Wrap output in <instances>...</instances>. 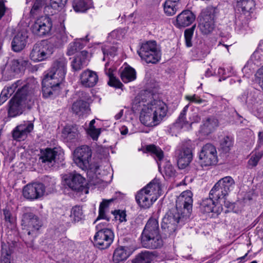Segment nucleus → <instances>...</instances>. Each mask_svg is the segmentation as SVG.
<instances>
[{"label":"nucleus","instance_id":"37998d69","mask_svg":"<svg viewBox=\"0 0 263 263\" xmlns=\"http://www.w3.org/2000/svg\"><path fill=\"white\" fill-rule=\"evenodd\" d=\"M195 20V17H176L172 23L178 28L185 27L191 25Z\"/></svg>","mask_w":263,"mask_h":263},{"label":"nucleus","instance_id":"aec40b11","mask_svg":"<svg viewBox=\"0 0 263 263\" xmlns=\"http://www.w3.org/2000/svg\"><path fill=\"white\" fill-rule=\"evenodd\" d=\"M58 151L56 148H46L41 149L39 155V161L40 163L45 164L48 166H53L55 163V160L58 155Z\"/></svg>","mask_w":263,"mask_h":263},{"label":"nucleus","instance_id":"680f3d73","mask_svg":"<svg viewBox=\"0 0 263 263\" xmlns=\"http://www.w3.org/2000/svg\"><path fill=\"white\" fill-rule=\"evenodd\" d=\"M185 99L190 102L200 104L204 102V100L201 99L199 96L194 94L192 96H185Z\"/></svg>","mask_w":263,"mask_h":263},{"label":"nucleus","instance_id":"cd10ccee","mask_svg":"<svg viewBox=\"0 0 263 263\" xmlns=\"http://www.w3.org/2000/svg\"><path fill=\"white\" fill-rule=\"evenodd\" d=\"M68 0H50V5L46 6L44 8V12L45 13V16H51L55 14L53 10L59 11L63 9Z\"/></svg>","mask_w":263,"mask_h":263},{"label":"nucleus","instance_id":"4be33fe9","mask_svg":"<svg viewBox=\"0 0 263 263\" xmlns=\"http://www.w3.org/2000/svg\"><path fill=\"white\" fill-rule=\"evenodd\" d=\"M33 129L32 123H27L17 126L13 130L12 137L16 141L24 140Z\"/></svg>","mask_w":263,"mask_h":263},{"label":"nucleus","instance_id":"a878e982","mask_svg":"<svg viewBox=\"0 0 263 263\" xmlns=\"http://www.w3.org/2000/svg\"><path fill=\"white\" fill-rule=\"evenodd\" d=\"M144 152L149 153L151 156L157 161L159 168H160L159 162L163 160L164 158V152L162 149L158 146L152 144L145 146Z\"/></svg>","mask_w":263,"mask_h":263},{"label":"nucleus","instance_id":"bf43d9fd","mask_svg":"<svg viewBox=\"0 0 263 263\" xmlns=\"http://www.w3.org/2000/svg\"><path fill=\"white\" fill-rule=\"evenodd\" d=\"M10 70L15 74L19 73L22 69L17 60H13L11 64Z\"/></svg>","mask_w":263,"mask_h":263},{"label":"nucleus","instance_id":"09e8293b","mask_svg":"<svg viewBox=\"0 0 263 263\" xmlns=\"http://www.w3.org/2000/svg\"><path fill=\"white\" fill-rule=\"evenodd\" d=\"M195 27L196 25H194L191 28L187 29L184 31L185 45L187 47H191L192 46V39L193 37Z\"/></svg>","mask_w":263,"mask_h":263},{"label":"nucleus","instance_id":"a18cd8bd","mask_svg":"<svg viewBox=\"0 0 263 263\" xmlns=\"http://www.w3.org/2000/svg\"><path fill=\"white\" fill-rule=\"evenodd\" d=\"M83 47V44L79 41L71 43L69 45L67 54L68 55H73L79 50L82 49Z\"/></svg>","mask_w":263,"mask_h":263},{"label":"nucleus","instance_id":"e433bc0d","mask_svg":"<svg viewBox=\"0 0 263 263\" xmlns=\"http://www.w3.org/2000/svg\"><path fill=\"white\" fill-rule=\"evenodd\" d=\"M228 195L226 192H224L217 183H216L212 187L209 193V196L214 199L220 203L221 200H222L226 196Z\"/></svg>","mask_w":263,"mask_h":263},{"label":"nucleus","instance_id":"2f4dec72","mask_svg":"<svg viewBox=\"0 0 263 263\" xmlns=\"http://www.w3.org/2000/svg\"><path fill=\"white\" fill-rule=\"evenodd\" d=\"M93 7L92 0H73L72 8L76 12H85Z\"/></svg>","mask_w":263,"mask_h":263},{"label":"nucleus","instance_id":"20e7f679","mask_svg":"<svg viewBox=\"0 0 263 263\" xmlns=\"http://www.w3.org/2000/svg\"><path fill=\"white\" fill-rule=\"evenodd\" d=\"M141 244L149 249L161 248L164 243L160 232L158 220L151 217L147 220L141 235Z\"/></svg>","mask_w":263,"mask_h":263},{"label":"nucleus","instance_id":"72a5a7b5","mask_svg":"<svg viewBox=\"0 0 263 263\" xmlns=\"http://www.w3.org/2000/svg\"><path fill=\"white\" fill-rule=\"evenodd\" d=\"M218 126V120L214 118H209L201 126L200 131L204 135H208L213 132Z\"/></svg>","mask_w":263,"mask_h":263},{"label":"nucleus","instance_id":"69168bd1","mask_svg":"<svg viewBox=\"0 0 263 263\" xmlns=\"http://www.w3.org/2000/svg\"><path fill=\"white\" fill-rule=\"evenodd\" d=\"M201 120L200 117L196 112L193 113L189 117L190 126L194 123H198Z\"/></svg>","mask_w":263,"mask_h":263},{"label":"nucleus","instance_id":"ea45409f","mask_svg":"<svg viewBox=\"0 0 263 263\" xmlns=\"http://www.w3.org/2000/svg\"><path fill=\"white\" fill-rule=\"evenodd\" d=\"M128 257V254L125 248L120 247L117 248L114 251L112 259L115 263H119L124 260Z\"/></svg>","mask_w":263,"mask_h":263},{"label":"nucleus","instance_id":"7ed1b4c3","mask_svg":"<svg viewBox=\"0 0 263 263\" xmlns=\"http://www.w3.org/2000/svg\"><path fill=\"white\" fill-rule=\"evenodd\" d=\"M192 196L193 194L191 191L183 192L179 197V200L182 202L183 208H178L176 205V207L170 209L164 217L182 227L190 219L192 211Z\"/></svg>","mask_w":263,"mask_h":263},{"label":"nucleus","instance_id":"774afa93","mask_svg":"<svg viewBox=\"0 0 263 263\" xmlns=\"http://www.w3.org/2000/svg\"><path fill=\"white\" fill-rule=\"evenodd\" d=\"M218 73L219 75L222 76V77L219 78V81L224 80L227 77H230V74L227 73V71L223 68H219L218 70Z\"/></svg>","mask_w":263,"mask_h":263},{"label":"nucleus","instance_id":"f257e3e1","mask_svg":"<svg viewBox=\"0 0 263 263\" xmlns=\"http://www.w3.org/2000/svg\"><path fill=\"white\" fill-rule=\"evenodd\" d=\"M67 60L64 56L55 59L42 81V92L44 98L58 95L60 84L64 81L67 71Z\"/></svg>","mask_w":263,"mask_h":263},{"label":"nucleus","instance_id":"a19ab883","mask_svg":"<svg viewBox=\"0 0 263 263\" xmlns=\"http://www.w3.org/2000/svg\"><path fill=\"white\" fill-rule=\"evenodd\" d=\"M70 217L72 222H78L84 218L82 208L76 205L71 209Z\"/></svg>","mask_w":263,"mask_h":263},{"label":"nucleus","instance_id":"393cba45","mask_svg":"<svg viewBox=\"0 0 263 263\" xmlns=\"http://www.w3.org/2000/svg\"><path fill=\"white\" fill-rule=\"evenodd\" d=\"M65 29L66 28L63 22H60V26L57 29V32L54 36L48 40L49 41H52L54 48L60 46L67 42L68 36Z\"/></svg>","mask_w":263,"mask_h":263},{"label":"nucleus","instance_id":"79ce46f5","mask_svg":"<svg viewBox=\"0 0 263 263\" xmlns=\"http://www.w3.org/2000/svg\"><path fill=\"white\" fill-rule=\"evenodd\" d=\"M107 64H105V73L109 77L108 84L111 87L117 88H121L123 85L120 81L114 77L112 70L111 68L107 69Z\"/></svg>","mask_w":263,"mask_h":263},{"label":"nucleus","instance_id":"6e6552de","mask_svg":"<svg viewBox=\"0 0 263 263\" xmlns=\"http://www.w3.org/2000/svg\"><path fill=\"white\" fill-rule=\"evenodd\" d=\"M54 50V46L52 41L42 40L33 45L30 58L35 62L43 61L50 57Z\"/></svg>","mask_w":263,"mask_h":263},{"label":"nucleus","instance_id":"2eb2a0df","mask_svg":"<svg viewBox=\"0 0 263 263\" xmlns=\"http://www.w3.org/2000/svg\"><path fill=\"white\" fill-rule=\"evenodd\" d=\"M45 186L43 183L33 182L24 186L23 190L24 197L29 200L37 199L43 196Z\"/></svg>","mask_w":263,"mask_h":263},{"label":"nucleus","instance_id":"6ab92c4d","mask_svg":"<svg viewBox=\"0 0 263 263\" xmlns=\"http://www.w3.org/2000/svg\"><path fill=\"white\" fill-rule=\"evenodd\" d=\"M26 108H28V105L14 96L9 102L8 116L15 117L19 116L23 114Z\"/></svg>","mask_w":263,"mask_h":263},{"label":"nucleus","instance_id":"5fc2aeb1","mask_svg":"<svg viewBox=\"0 0 263 263\" xmlns=\"http://www.w3.org/2000/svg\"><path fill=\"white\" fill-rule=\"evenodd\" d=\"M5 2L4 0H0V16H9L12 14L11 9L6 6Z\"/></svg>","mask_w":263,"mask_h":263},{"label":"nucleus","instance_id":"4468645a","mask_svg":"<svg viewBox=\"0 0 263 263\" xmlns=\"http://www.w3.org/2000/svg\"><path fill=\"white\" fill-rule=\"evenodd\" d=\"M81 98L74 101L71 107L72 112L79 117L87 116L90 112L88 103L86 101L90 98L89 95L84 91L81 92Z\"/></svg>","mask_w":263,"mask_h":263},{"label":"nucleus","instance_id":"f704fd0d","mask_svg":"<svg viewBox=\"0 0 263 263\" xmlns=\"http://www.w3.org/2000/svg\"><path fill=\"white\" fill-rule=\"evenodd\" d=\"M216 183L227 194L232 191L235 185V181L231 176H226L220 179Z\"/></svg>","mask_w":263,"mask_h":263},{"label":"nucleus","instance_id":"49530a36","mask_svg":"<svg viewBox=\"0 0 263 263\" xmlns=\"http://www.w3.org/2000/svg\"><path fill=\"white\" fill-rule=\"evenodd\" d=\"M218 12L216 7L208 6L202 10L200 16H214L218 14Z\"/></svg>","mask_w":263,"mask_h":263},{"label":"nucleus","instance_id":"864d4df0","mask_svg":"<svg viewBox=\"0 0 263 263\" xmlns=\"http://www.w3.org/2000/svg\"><path fill=\"white\" fill-rule=\"evenodd\" d=\"M111 213L115 216V218L118 219L120 222L127 221L125 211L118 210L112 211Z\"/></svg>","mask_w":263,"mask_h":263},{"label":"nucleus","instance_id":"7c9ffc66","mask_svg":"<svg viewBox=\"0 0 263 263\" xmlns=\"http://www.w3.org/2000/svg\"><path fill=\"white\" fill-rule=\"evenodd\" d=\"M114 199L113 198L106 200L103 199L100 203L99 208V215L96 221L99 219H105L107 221L110 220V217L108 214L109 204L112 202Z\"/></svg>","mask_w":263,"mask_h":263},{"label":"nucleus","instance_id":"dca6fc26","mask_svg":"<svg viewBox=\"0 0 263 263\" xmlns=\"http://www.w3.org/2000/svg\"><path fill=\"white\" fill-rule=\"evenodd\" d=\"M64 180L66 185L74 191L81 192L85 189V179L76 172L67 175Z\"/></svg>","mask_w":263,"mask_h":263},{"label":"nucleus","instance_id":"de8ad7c7","mask_svg":"<svg viewBox=\"0 0 263 263\" xmlns=\"http://www.w3.org/2000/svg\"><path fill=\"white\" fill-rule=\"evenodd\" d=\"M232 146L233 141L232 139L228 136L224 137L220 142V147L223 152L225 153L229 152Z\"/></svg>","mask_w":263,"mask_h":263},{"label":"nucleus","instance_id":"338daca9","mask_svg":"<svg viewBox=\"0 0 263 263\" xmlns=\"http://www.w3.org/2000/svg\"><path fill=\"white\" fill-rule=\"evenodd\" d=\"M42 8V7L33 4L30 12V15L32 16L38 15L41 11Z\"/></svg>","mask_w":263,"mask_h":263},{"label":"nucleus","instance_id":"9d476101","mask_svg":"<svg viewBox=\"0 0 263 263\" xmlns=\"http://www.w3.org/2000/svg\"><path fill=\"white\" fill-rule=\"evenodd\" d=\"M193 144L191 140L182 141L175 151L177 164L179 168L184 169L193 159Z\"/></svg>","mask_w":263,"mask_h":263},{"label":"nucleus","instance_id":"423d86ee","mask_svg":"<svg viewBox=\"0 0 263 263\" xmlns=\"http://www.w3.org/2000/svg\"><path fill=\"white\" fill-rule=\"evenodd\" d=\"M137 53L147 64H156L161 59V51L157 47L156 41L154 40L139 43Z\"/></svg>","mask_w":263,"mask_h":263},{"label":"nucleus","instance_id":"5701e85b","mask_svg":"<svg viewBox=\"0 0 263 263\" xmlns=\"http://www.w3.org/2000/svg\"><path fill=\"white\" fill-rule=\"evenodd\" d=\"M81 84L85 87H92L98 82V76L96 72L86 69L83 71L80 75Z\"/></svg>","mask_w":263,"mask_h":263},{"label":"nucleus","instance_id":"ddd939ff","mask_svg":"<svg viewBox=\"0 0 263 263\" xmlns=\"http://www.w3.org/2000/svg\"><path fill=\"white\" fill-rule=\"evenodd\" d=\"M22 221L27 227V234L32 238L36 237L42 226L39 217L32 213L28 212L24 214Z\"/></svg>","mask_w":263,"mask_h":263},{"label":"nucleus","instance_id":"bb28decb","mask_svg":"<svg viewBox=\"0 0 263 263\" xmlns=\"http://www.w3.org/2000/svg\"><path fill=\"white\" fill-rule=\"evenodd\" d=\"M198 26L203 34L210 33L215 28L214 17H200Z\"/></svg>","mask_w":263,"mask_h":263},{"label":"nucleus","instance_id":"603ef678","mask_svg":"<svg viewBox=\"0 0 263 263\" xmlns=\"http://www.w3.org/2000/svg\"><path fill=\"white\" fill-rule=\"evenodd\" d=\"M102 50L104 56L109 55L114 57L117 51V48L110 45H105L102 47Z\"/></svg>","mask_w":263,"mask_h":263},{"label":"nucleus","instance_id":"412c9836","mask_svg":"<svg viewBox=\"0 0 263 263\" xmlns=\"http://www.w3.org/2000/svg\"><path fill=\"white\" fill-rule=\"evenodd\" d=\"M236 9L242 14L251 15L255 11V2L254 0H237Z\"/></svg>","mask_w":263,"mask_h":263},{"label":"nucleus","instance_id":"0e129e2a","mask_svg":"<svg viewBox=\"0 0 263 263\" xmlns=\"http://www.w3.org/2000/svg\"><path fill=\"white\" fill-rule=\"evenodd\" d=\"M255 76L256 79H258L259 85L263 90V85H262L263 82V67L259 68L257 71Z\"/></svg>","mask_w":263,"mask_h":263},{"label":"nucleus","instance_id":"c03bdc74","mask_svg":"<svg viewBox=\"0 0 263 263\" xmlns=\"http://www.w3.org/2000/svg\"><path fill=\"white\" fill-rule=\"evenodd\" d=\"M87 64L88 62H85L83 59L76 57L71 62V66L74 71H79L87 66Z\"/></svg>","mask_w":263,"mask_h":263},{"label":"nucleus","instance_id":"0eeeda50","mask_svg":"<svg viewBox=\"0 0 263 263\" xmlns=\"http://www.w3.org/2000/svg\"><path fill=\"white\" fill-rule=\"evenodd\" d=\"M91 148L87 145H82L75 150L74 161L82 170L96 173L98 166L91 163Z\"/></svg>","mask_w":263,"mask_h":263},{"label":"nucleus","instance_id":"473e14b6","mask_svg":"<svg viewBox=\"0 0 263 263\" xmlns=\"http://www.w3.org/2000/svg\"><path fill=\"white\" fill-rule=\"evenodd\" d=\"M120 72L121 79L125 83L132 82L136 79V72L135 69L128 65L125 66L120 70Z\"/></svg>","mask_w":263,"mask_h":263},{"label":"nucleus","instance_id":"3c124183","mask_svg":"<svg viewBox=\"0 0 263 263\" xmlns=\"http://www.w3.org/2000/svg\"><path fill=\"white\" fill-rule=\"evenodd\" d=\"M44 185L45 188L53 190L56 184L55 179L54 177H51L48 176H45L43 178Z\"/></svg>","mask_w":263,"mask_h":263},{"label":"nucleus","instance_id":"c85d7f7f","mask_svg":"<svg viewBox=\"0 0 263 263\" xmlns=\"http://www.w3.org/2000/svg\"><path fill=\"white\" fill-rule=\"evenodd\" d=\"M156 256L155 251H144L137 254L132 263H153Z\"/></svg>","mask_w":263,"mask_h":263},{"label":"nucleus","instance_id":"4c0bfd02","mask_svg":"<svg viewBox=\"0 0 263 263\" xmlns=\"http://www.w3.org/2000/svg\"><path fill=\"white\" fill-rule=\"evenodd\" d=\"M216 203L217 201L214 199L209 196V198L202 200L200 204L201 210L204 213L215 212L214 208Z\"/></svg>","mask_w":263,"mask_h":263},{"label":"nucleus","instance_id":"b1692460","mask_svg":"<svg viewBox=\"0 0 263 263\" xmlns=\"http://www.w3.org/2000/svg\"><path fill=\"white\" fill-rule=\"evenodd\" d=\"M182 227L180 226L166 218L163 217L161 224L162 234L164 238L175 235L176 231Z\"/></svg>","mask_w":263,"mask_h":263},{"label":"nucleus","instance_id":"a211bd4d","mask_svg":"<svg viewBox=\"0 0 263 263\" xmlns=\"http://www.w3.org/2000/svg\"><path fill=\"white\" fill-rule=\"evenodd\" d=\"M28 33L25 29L18 31L11 42V48L13 51L20 52L25 48L28 42Z\"/></svg>","mask_w":263,"mask_h":263},{"label":"nucleus","instance_id":"052dcab7","mask_svg":"<svg viewBox=\"0 0 263 263\" xmlns=\"http://www.w3.org/2000/svg\"><path fill=\"white\" fill-rule=\"evenodd\" d=\"M3 211L5 222L11 224L13 222V218L11 211L7 209H3Z\"/></svg>","mask_w":263,"mask_h":263},{"label":"nucleus","instance_id":"f3484780","mask_svg":"<svg viewBox=\"0 0 263 263\" xmlns=\"http://www.w3.org/2000/svg\"><path fill=\"white\" fill-rule=\"evenodd\" d=\"M52 23L50 17H45L43 21L37 18L31 26L33 33L40 36L48 34L50 32Z\"/></svg>","mask_w":263,"mask_h":263},{"label":"nucleus","instance_id":"e2e57ef3","mask_svg":"<svg viewBox=\"0 0 263 263\" xmlns=\"http://www.w3.org/2000/svg\"><path fill=\"white\" fill-rule=\"evenodd\" d=\"M1 247V257H10L11 252L7 245L3 242H2Z\"/></svg>","mask_w":263,"mask_h":263},{"label":"nucleus","instance_id":"8fccbe9b","mask_svg":"<svg viewBox=\"0 0 263 263\" xmlns=\"http://www.w3.org/2000/svg\"><path fill=\"white\" fill-rule=\"evenodd\" d=\"M262 156L263 153L261 152H255V153H253L248 160V165L251 167L256 166Z\"/></svg>","mask_w":263,"mask_h":263},{"label":"nucleus","instance_id":"1a4fd4ad","mask_svg":"<svg viewBox=\"0 0 263 263\" xmlns=\"http://www.w3.org/2000/svg\"><path fill=\"white\" fill-rule=\"evenodd\" d=\"M199 159L200 167H197V170L216 165L218 156L215 146L211 143L204 145L199 152Z\"/></svg>","mask_w":263,"mask_h":263},{"label":"nucleus","instance_id":"13d9d810","mask_svg":"<svg viewBox=\"0 0 263 263\" xmlns=\"http://www.w3.org/2000/svg\"><path fill=\"white\" fill-rule=\"evenodd\" d=\"M164 173L166 176L172 177L175 176L176 170L170 164H166L164 166Z\"/></svg>","mask_w":263,"mask_h":263},{"label":"nucleus","instance_id":"f8f14e48","mask_svg":"<svg viewBox=\"0 0 263 263\" xmlns=\"http://www.w3.org/2000/svg\"><path fill=\"white\" fill-rule=\"evenodd\" d=\"M154 185V184L151 182L139 191L136 195V202L140 208L144 209H148L157 200V198L153 196L154 191L152 188Z\"/></svg>","mask_w":263,"mask_h":263},{"label":"nucleus","instance_id":"c756f323","mask_svg":"<svg viewBox=\"0 0 263 263\" xmlns=\"http://www.w3.org/2000/svg\"><path fill=\"white\" fill-rule=\"evenodd\" d=\"M79 131L76 125H66L63 129L62 132V137L67 141H72L78 139Z\"/></svg>","mask_w":263,"mask_h":263},{"label":"nucleus","instance_id":"9b49d317","mask_svg":"<svg viewBox=\"0 0 263 263\" xmlns=\"http://www.w3.org/2000/svg\"><path fill=\"white\" fill-rule=\"evenodd\" d=\"M97 232L93 237L95 246L100 249H106L109 248L114 239L113 231L108 228H103L102 223L96 226Z\"/></svg>","mask_w":263,"mask_h":263},{"label":"nucleus","instance_id":"39448f33","mask_svg":"<svg viewBox=\"0 0 263 263\" xmlns=\"http://www.w3.org/2000/svg\"><path fill=\"white\" fill-rule=\"evenodd\" d=\"M21 83L17 84L16 91L14 96L23 101L28 105V109H30L34 102L40 96L39 85L34 80L24 82L19 80Z\"/></svg>","mask_w":263,"mask_h":263},{"label":"nucleus","instance_id":"4d7b16f0","mask_svg":"<svg viewBox=\"0 0 263 263\" xmlns=\"http://www.w3.org/2000/svg\"><path fill=\"white\" fill-rule=\"evenodd\" d=\"M101 128H88L87 133L93 140L97 141L101 134Z\"/></svg>","mask_w":263,"mask_h":263},{"label":"nucleus","instance_id":"58836bf2","mask_svg":"<svg viewBox=\"0 0 263 263\" xmlns=\"http://www.w3.org/2000/svg\"><path fill=\"white\" fill-rule=\"evenodd\" d=\"M190 104L185 105L181 111L178 118H177L175 124L177 126L183 128L184 126H190L189 119L187 120L186 118V112L188 110Z\"/></svg>","mask_w":263,"mask_h":263},{"label":"nucleus","instance_id":"6e6d98bb","mask_svg":"<svg viewBox=\"0 0 263 263\" xmlns=\"http://www.w3.org/2000/svg\"><path fill=\"white\" fill-rule=\"evenodd\" d=\"M176 6L173 4H167V3L165 2L164 4V11L165 14L168 15H174L177 11Z\"/></svg>","mask_w":263,"mask_h":263},{"label":"nucleus","instance_id":"f03ea898","mask_svg":"<svg viewBox=\"0 0 263 263\" xmlns=\"http://www.w3.org/2000/svg\"><path fill=\"white\" fill-rule=\"evenodd\" d=\"M167 111V106L163 101L153 100L144 106L140 113V120L146 126H155L166 116Z\"/></svg>","mask_w":263,"mask_h":263},{"label":"nucleus","instance_id":"c9c22d12","mask_svg":"<svg viewBox=\"0 0 263 263\" xmlns=\"http://www.w3.org/2000/svg\"><path fill=\"white\" fill-rule=\"evenodd\" d=\"M20 83V81H17L10 86L4 88L2 90L0 95V105L3 104L11 96L17 88V84H19Z\"/></svg>","mask_w":263,"mask_h":263}]
</instances>
